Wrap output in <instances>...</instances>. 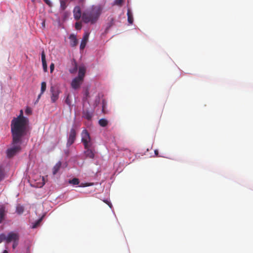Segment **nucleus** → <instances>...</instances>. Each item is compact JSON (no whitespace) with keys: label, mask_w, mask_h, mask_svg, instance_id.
I'll use <instances>...</instances> for the list:
<instances>
[{"label":"nucleus","mask_w":253,"mask_h":253,"mask_svg":"<svg viewBox=\"0 0 253 253\" xmlns=\"http://www.w3.org/2000/svg\"><path fill=\"white\" fill-rule=\"evenodd\" d=\"M69 182L73 185H78L80 183L79 179L77 178H74L72 180H70Z\"/></svg>","instance_id":"5701e85b"},{"label":"nucleus","mask_w":253,"mask_h":253,"mask_svg":"<svg viewBox=\"0 0 253 253\" xmlns=\"http://www.w3.org/2000/svg\"><path fill=\"white\" fill-rule=\"evenodd\" d=\"M44 2L49 7H51L52 6V3L50 1V0H43Z\"/></svg>","instance_id":"c756f323"},{"label":"nucleus","mask_w":253,"mask_h":253,"mask_svg":"<svg viewBox=\"0 0 253 253\" xmlns=\"http://www.w3.org/2000/svg\"><path fill=\"white\" fill-rule=\"evenodd\" d=\"M5 241L6 242V236H5L4 234H0V243H1L2 242Z\"/></svg>","instance_id":"a878e982"},{"label":"nucleus","mask_w":253,"mask_h":253,"mask_svg":"<svg viewBox=\"0 0 253 253\" xmlns=\"http://www.w3.org/2000/svg\"><path fill=\"white\" fill-rule=\"evenodd\" d=\"M54 65L53 63H51V65H50V72L51 73L54 70Z\"/></svg>","instance_id":"f704fd0d"},{"label":"nucleus","mask_w":253,"mask_h":253,"mask_svg":"<svg viewBox=\"0 0 253 253\" xmlns=\"http://www.w3.org/2000/svg\"><path fill=\"white\" fill-rule=\"evenodd\" d=\"M19 239V234L17 233L11 232L6 236V243L18 241Z\"/></svg>","instance_id":"423d86ee"},{"label":"nucleus","mask_w":253,"mask_h":253,"mask_svg":"<svg viewBox=\"0 0 253 253\" xmlns=\"http://www.w3.org/2000/svg\"><path fill=\"white\" fill-rule=\"evenodd\" d=\"M46 89V84L45 82H42L41 83V93L38 96L37 100L36 102H38L39 100L41 98L42 95Z\"/></svg>","instance_id":"dca6fc26"},{"label":"nucleus","mask_w":253,"mask_h":253,"mask_svg":"<svg viewBox=\"0 0 253 253\" xmlns=\"http://www.w3.org/2000/svg\"><path fill=\"white\" fill-rule=\"evenodd\" d=\"M76 130L74 128H72L70 130L68 141L67 142V145L68 146H70L72 144H73L76 140Z\"/></svg>","instance_id":"6e6552de"},{"label":"nucleus","mask_w":253,"mask_h":253,"mask_svg":"<svg viewBox=\"0 0 253 253\" xmlns=\"http://www.w3.org/2000/svg\"><path fill=\"white\" fill-rule=\"evenodd\" d=\"M42 61L43 71L44 72H47V64L45 60V55L44 51H42Z\"/></svg>","instance_id":"f3484780"},{"label":"nucleus","mask_w":253,"mask_h":253,"mask_svg":"<svg viewBox=\"0 0 253 253\" xmlns=\"http://www.w3.org/2000/svg\"><path fill=\"white\" fill-rule=\"evenodd\" d=\"M4 174L1 168H0V181L3 178Z\"/></svg>","instance_id":"2f4dec72"},{"label":"nucleus","mask_w":253,"mask_h":253,"mask_svg":"<svg viewBox=\"0 0 253 253\" xmlns=\"http://www.w3.org/2000/svg\"><path fill=\"white\" fill-rule=\"evenodd\" d=\"M3 253H8L7 251H6V250H4V251H3Z\"/></svg>","instance_id":"a19ab883"},{"label":"nucleus","mask_w":253,"mask_h":253,"mask_svg":"<svg viewBox=\"0 0 253 253\" xmlns=\"http://www.w3.org/2000/svg\"><path fill=\"white\" fill-rule=\"evenodd\" d=\"M124 2V0H115L113 5L122 6Z\"/></svg>","instance_id":"b1692460"},{"label":"nucleus","mask_w":253,"mask_h":253,"mask_svg":"<svg viewBox=\"0 0 253 253\" xmlns=\"http://www.w3.org/2000/svg\"><path fill=\"white\" fill-rule=\"evenodd\" d=\"M25 135H21L19 139L14 141L13 134H12V140L11 142L12 147L6 150L7 157L11 158L16 155L21 150V145L22 143V138Z\"/></svg>","instance_id":"f03ea898"},{"label":"nucleus","mask_w":253,"mask_h":253,"mask_svg":"<svg viewBox=\"0 0 253 253\" xmlns=\"http://www.w3.org/2000/svg\"><path fill=\"white\" fill-rule=\"evenodd\" d=\"M133 17H127V20H128V22L130 24H132L133 22Z\"/></svg>","instance_id":"473e14b6"},{"label":"nucleus","mask_w":253,"mask_h":253,"mask_svg":"<svg viewBox=\"0 0 253 253\" xmlns=\"http://www.w3.org/2000/svg\"><path fill=\"white\" fill-rule=\"evenodd\" d=\"M105 202L106 203H107V204L109 206V207H111V204H110V203H109V202H106V201H105Z\"/></svg>","instance_id":"ea45409f"},{"label":"nucleus","mask_w":253,"mask_h":253,"mask_svg":"<svg viewBox=\"0 0 253 253\" xmlns=\"http://www.w3.org/2000/svg\"><path fill=\"white\" fill-rule=\"evenodd\" d=\"M154 152H155V155H156V156H158V153H159L158 150H155Z\"/></svg>","instance_id":"4c0bfd02"},{"label":"nucleus","mask_w":253,"mask_h":253,"mask_svg":"<svg viewBox=\"0 0 253 253\" xmlns=\"http://www.w3.org/2000/svg\"><path fill=\"white\" fill-rule=\"evenodd\" d=\"M90 148H85L86 150L84 151L85 155L86 157L90 159H93L95 156L94 150L89 149Z\"/></svg>","instance_id":"9b49d317"},{"label":"nucleus","mask_w":253,"mask_h":253,"mask_svg":"<svg viewBox=\"0 0 253 253\" xmlns=\"http://www.w3.org/2000/svg\"><path fill=\"white\" fill-rule=\"evenodd\" d=\"M42 26L43 28L45 27V21L44 20L42 21Z\"/></svg>","instance_id":"e433bc0d"},{"label":"nucleus","mask_w":253,"mask_h":253,"mask_svg":"<svg viewBox=\"0 0 253 253\" xmlns=\"http://www.w3.org/2000/svg\"><path fill=\"white\" fill-rule=\"evenodd\" d=\"M108 121L105 119H101L99 121V124L102 127H105L108 125Z\"/></svg>","instance_id":"412c9836"},{"label":"nucleus","mask_w":253,"mask_h":253,"mask_svg":"<svg viewBox=\"0 0 253 253\" xmlns=\"http://www.w3.org/2000/svg\"><path fill=\"white\" fill-rule=\"evenodd\" d=\"M82 21L81 22H77L76 23L75 28L77 30H80L82 28Z\"/></svg>","instance_id":"cd10ccee"},{"label":"nucleus","mask_w":253,"mask_h":253,"mask_svg":"<svg viewBox=\"0 0 253 253\" xmlns=\"http://www.w3.org/2000/svg\"><path fill=\"white\" fill-rule=\"evenodd\" d=\"M88 94H89V92H88V91L87 90H86V92H85V96H86V97H87Z\"/></svg>","instance_id":"58836bf2"},{"label":"nucleus","mask_w":253,"mask_h":253,"mask_svg":"<svg viewBox=\"0 0 253 253\" xmlns=\"http://www.w3.org/2000/svg\"><path fill=\"white\" fill-rule=\"evenodd\" d=\"M81 17L82 22L91 24L96 23L98 20V17H75L76 20H79Z\"/></svg>","instance_id":"39448f33"},{"label":"nucleus","mask_w":253,"mask_h":253,"mask_svg":"<svg viewBox=\"0 0 253 253\" xmlns=\"http://www.w3.org/2000/svg\"><path fill=\"white\" fill-rule=\"evenodd\" d=\"M102 8L100 6H94L92 7V12L93 14H95V16H99L101 14Z\"/></svg>","instance_id":"2eb2a0df"},{"label":"nucleus","mask_w":253,"mask_h":253,"mask_svg":"<svg viewBox=\"0 0 253 253\" xmlns=\"http://www.w3.org/2000/svg\"><path fill=\"white\" fill-rule=\"evenodd\" d=\"M86 72V68L84 65L80 66L79 67L78 77L84 79Z\"/></svg>","instance_id":"f8f14e48"},{"label":"nucleus","mask_w":253,"mask_h":253,"mask_svg":"<svg viewBox=\"0 0 253 253\" xmlns=\"http://www.w3.org/2000/svg\"><path fill=\"white\" fill-rule=\"evenodd\" d=\"M74 16H82V11L80 6H76L74 7Z\"/></svg>","instance_id":"6ab92c4d"},{"label":"nucleus","mask_w":253,"mask_h":253,"mask_svg":"<svg viewBox=\"0 0 253 253\" xmlns=\"http://www.w3.org/2000/svg\"><path fill=\"white\" fill-rule=\"evenodd\" d=\"M84 79L80 77H77L75 78L71 82V86L74 89L80 88L81 85L83 82Z\"/></svg>","instance_id":"0eeeda50"},{"label":"nucleus","mask_w":253,"mask_h":253,"mask_svg":"<svg viewBox=\"0 0 253 253\" xmlns=\"http://www.w3.org/2000/svg\"><path fill=\"white\" fill-rule=\"evenodd\" d=\"M28 123V119L23 116V111L21 110L19 115L11 121V131L14 141L18 140L21 135H26Z\"/></svg>","instance_id":"f257e3e1"},{"label":"nucleus","mask_w":253,"mask_h":253,"mask_svg":"<svg viewBox=\"0 0 253 253\" xmlns=\"http://www.w3.org/2000/svg\"><path fill=\"white\" fill-rule=\"evenodd\" d=\"M77 70H78V65H77V63L75 61H74V67L72 69H70L69 70V72L71 74H74L77 72Z\"/></svg>","instance_id":"4be33fe9"},{"label":"nucleus","mask_w":253,"mask_h":253,"mask_svg":"<svg viewBox=\"0 0 253 253\" xmlns=\"http://www.w3.org/2000/svg\"><path fill=\"white\" fill-rule=\"evenodd\" d=\"M42 220V218H41V219H39L38 220H37L35 223H34L33 224V225H32V228H36L39 225V224H40V223L41 222Z\"/></svg>","instance_id":"c85d7f7f"},{"label":"nucleus","mask_w":253,"mask_h":253,"mask_svg":"<svg viewBox=\"0 0 253 253\" xmlns=\"http://www.w3.org/2000/svg\"><path fill=\"white\" fill-rule=\"evenodd\" d=\"M24 211V208L22 206H19L17 207L16 212L19 214L23 213Z\"/></svg>","instance_id":"393cba45"},{"label":"nucleus","mask_w":253,"mask_h":253,"mask_svg":"<svg viewBox=\"0 0 253 253\" xmlns=\"http://www.w3.org/2000/svg\"><path fill=\"white\" fill-rule=\"evenodd\" d=\"M70 40V45L72 47H75L77 46L78 43V40L76 37V36L74 34H71L70 35L69 38Z\"/></svg>","instance_id":"9d476101"},{"label":"nucleus","mask_w":253,"mask_h":253,"mask_svg":"<svg viewBox=\"0 0 253 253\" xmlns=\"http://www.w3.org/2000/svg\"><path fill=\"white\" fill-rule=\"evenodd\" d=\"M127 16H132V13L129 8L127 9Z\"/></svg>","instance_id":"72a5a7b5"},{"label":"nucleus","mask_w":253,"mask_h":253,"mask_svg":"<svg viewBox=\"0 0 253 253\" xmlns=\"http://www.w3.org/2000/svg\"><path fill=\"white\" fill-rule=\"evenodd\" d=\"M82 142L84 144V148H91L92 145L89 133L86 129H84L81 133Z\"/></svg>","instance_id":"7ed1b4c3"},{"label":"nucleus","mask_w":253,"mask_h":253,"mask_svg":"<svg viewBox=\"0 0 253 253\" xmlns=\"http://www.w3.org/2000/svg\"><path fill=\"white\" fill-rule=\"evenodd\" d=\"M61 166V162H58L56 164V165L54 166L52 169V173L53 175L56 174L58 172V170L60 169Z\"/></svg>","instance_id":"a211bd4d"},{"label":"nucleus","mask_w":253,"mask_h":253,"mask_svg":"<svg viewBox=\"0 0 253 253\" xmlns=\"http://www.w3.org/2000/svg\"><path fill=\"white\" fill-rule=\"evenodd\" d=\"M68 0H60V8L62 10H65L67 6Z\"/></svg>","instance_id":"aec40b11"},{"label":"nucleus","mask_w":253,"mask_h":253,"mask_svg":"<svg viewBox=\"0 0 253 253\" xmlns=\"http://www.w3.org/2000/svg\"><path fill=\"white\" fill-rule=\"evenodd\" d=\"M50 91L51 94V101L52 103H54L58 99L61 91L58 87L51 86L50 88Z\"/></svg>","instance_id":"20e7f679"},{"label":"nucleus","mask_w":253,"mask_h":253,"mask_svg":"<svg viewBox=\"0 0 253 253\" xmlns=\"http://www.w3.org/2000/svg\"><path fill=\"white\" fill-rule=\"evenodd\" d=\"M65 103L69 106L71 105V101L70 99V95L68 94L65 99Z\"/></svg>","instance_id":"bb28decb"},{"label":"nucleus","mask_w":253,"mask_h":253,"mask_svg":"<svg viewBox=\"0 0 253 253\" xmlns=\"http://www.w3.org/2000/svg\"><path fill=\"white\" fill-rule=\"evenodd\" d=\"M18 241L13 242V245H12L13 249H15L16 248V247L18 245Z\"/></svg>","instance_id":"c9c22d12"},{"label":"nucleus","mask_w":253,"mask_h":253,"mask_svg":"<svg viewBox=\"0 0 253 253\" xmlns=\"http://www.w3.org/2000/svg\"><path fill=\"white\" fill-rule=\"evenodd\" d=\"M93 116V112L88 110H84L83 112V117L87 120H90Z\"/></svg>","instance_id":"ddd939ff"},{"label":"nucleus","mask_w":253,"mask_h":253,"mask_svg":"<svg viewBox=\"0 0 253 253\" xmlns=\"http://www.w3.org/2000/svg\"><path fill=\"white\" fill-rule=\"evenodd\" d=\"M5 208L3 206L0 207V223H1L4 219L6 214Z\"/></svg>","instance_id":"4468645a"},{"label":"nucleus","mask_w":253,"mask_h":253,"mask_svg":"<svg viewBox=\"0 0 253 253\" xmlns=\"http://www.w3.org/2000/svg\"><path fill=\"white\" fill-rule=\"evenodd\" d=\"M25 113L27 115H30L32 114V110L30 108H27L25 110Z\"/></svg>","instance_id":"7c9ffc66"},{"label":"nucleus","mask_w":253,"mask_h":253,"mask_svg":"<svg viewBox=\"0 0 253 253\" xmlns=\"http://www.w3.org/2000/svg\"><path fill=\"white\" fill-rule=\"evenodd\" d=\"M89 35L88 33H84L80 44V49L81 50H84L85 48L88 40Z\"/></svg>","instance_id":"1a4fd4ad"}]
</instances>
